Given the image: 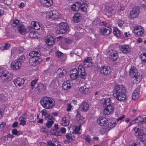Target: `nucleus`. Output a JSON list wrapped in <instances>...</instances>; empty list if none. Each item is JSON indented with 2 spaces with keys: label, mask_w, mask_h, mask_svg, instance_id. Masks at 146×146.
Listing matches in <instances>:
<instances>
[{
  "label": "nucleus",
  "mask_w": 146,
  "mask_h": 146,
  "mask_svg": "<svg viewBox=\"0 0 146 146\" xmlns=\"http://www.w3.org/2000/svg\"><path fill=\"white\" fill-rule=\"evenodd\" d=\"M25 119L23 118L22 116H20L19 118V120L20 121L19 123L20 125L24 126L26 123V122L24 120Z\"/></svg>",
  "instance_id": "nucleus-48"
},
{
  "label": "nucleus",
  "mask_w": 146,
  "mask_h": 146,
  "mask_svg": "<svg viewBox=\"0 0 146 146\" xmlns=\"http://www.w3.org/2000/svg\"><path fill=\"white\" fill-rule=\"evenodd\" d=\"M72 86V82L71 80H68L64 82L62 86V88L64 90L70 89Z\"/></svg>",
  "instance_id": "nucleus-23"
},
{
  "label": "nucleus",
  "mask_w": 146,
  "mask_h": 146,
  "mask_svg": "<svg viewBox=\"0 0 146 146\" xmlns=\"http://www.w3.org/2000/svg\"><path fill=\"white\" fill-rule=\"evenodd\" d=\"M45 42L48 46H52L54 44V40L52 36L48 35L46 38Z\"/></svg>",
  "instance_id": "nucleus-22"
},
{
  "label": "nucleus",
  "mask_w": 146,
  "mask_h": 146,
  "mask_svg": "<svg viewBox=\"0 0 146 146\" xmlns=\"http://www.w3.org/2000/svg\"><path fill=\"white\" fill-rule=\"evenodd\" d=\"M40 50H35L31 51L29 53V55L30 57L35 58H38L40 56Z\"/></svg>",
  "instance_id": "nucleus-26"
},
{
  "label": "nucleus",
  "mask_w": 146,
  "mask_h": 146,
  "mask_svg": "<svg viewBox=\"0 0 146 146\" xmlns=\"http://www.w3.org/2000/svg\"><path fill=\"white\" fill-rule=\"evenodd\" d=\"M21 65L20 62L15 60L11 62V68L13 70H17L20 68Z\"/></svg>",
  "instance_id": "nucleus-20"
},
{
  "label": "nucleus",
  "mask_w": 146,
  "mask_h": 146,
  "mask_svg": "<svg viewBox=\"0 0 146 146\" xmlns=\"http://www.w3.org/2000/svg\"><path fill=\"white\" fill-rule=\"evenodd\" d=\"M73 107L72 105L69 104H68L66 108V111H70L72 109H73Z\"/></svg>",
  "instance_id": "nucleus-54"
},
{
  "label": "nucleus",
  "mask_w": 146,
  "mask_h": 146,
  "mask_svg": "<svg viewBox=\"0 0 146 146\" xmlns=\"http://www.w3.org/2000/svg\"><path fill=\"white\" fill-rule=\"evenodd\" d=\"M108 54L110 56V59L112 61L116 60L118 57V53L116 51L113 50H110Z\"/></svg>",
  "instance_id": "nucleus-13"
},
{
  "label": "nucleus",
  "mask_w": 146,
  "mask_h": 146,
  "mask_svg": "<svg viewBox=\"0 0 146 146\" xmlns=\"http://www.w3.org/2000/svg\"><path fill=\"white\" fill-rule=\"evenodd\" d=\"M129 74L131 76L135 78L138 81L140 80L141 79L140 73L138 72L137 69L135 67H132L130 68Z\"/></svg>",
  "instance_id": "nucleus-4"
},
{
  "label": "nucleus",
  "mask_w": 146,
  "mask_h": 146,
  "mask_svg": "<svg viewBox=\"0 0 146 146\" xmlns=\"http://www.w3.org/2000/svg\"><path fill=\"white\" fill-rule=\"evenodd\" d=\"M39 1L45 7H50L53 4L52 0H39Z\"/></svg>",
  "instance_id": "nucleus-28"
},
{
  "label": "nucleus",
  "mask_w": 146,
  "mask_h": 146,
  "mask_svg": "<svg viewBox=\"0 0 146 146\" xmlns=\"http://www.w3.org/2000/svg\"><path fill=\"white\" fill-rule=\"evenodd\" d=\"M72 135L71 133H67L66 135V138L67 139H70L72 138Z\"/></svg>",
  "instance_id": "nucleus-56"
},
{
  "label": "nucleus",
  "mask_w": 146,
  "mask_h": 146,
  "mask_svg": "<svg viewBox=\"0 0 146 146\" xmlns=\"http://www.w3.org/2000/svg\"><path fill=\"white\" fill-rule=\"evenodd\" d=\"M46 17L48 18H51L53 20L58 19L59 17V14L56 11L47 12L46 14Z\"/></svg>",
  "instance_id": "nucleus-10"
},
{
  "label": "nucleus",
  "mask_w": 146,
  "mask_h": 146,
  "mask_svg": "<svg viewBox=\"0 0 146 146\" xmlns=\"http://www.w3.org/2000/svg\"><path fill=\"white\" fill-rule=\"evenodd\" d=\"M104 11L106 13V15H108V14H112L115 12V10L114 9V7L111 5H108L106 6Z\"/></svg>",
  "instance_id": "nucleus-17"
},
{
  "label": "nucleus",
  "mask_w": 146,
  "mask_h": 146,
  "mask_svg": "<svg viewBox=\"0 0 146 146\" xmlns=\"http://www.w3.org/2000/svg\"><path fill=\"white\" fill-rule=\"evenodd\" d=\"M66 73V70L63 68H60L57 70L56 74L57 77L60 78L63 77Z\"/></svg>",
  "instance_id": "nucleus-21"
},
{
  "label": "nucleus",
  "mask_w": 146,
  "mask_h": 146,
  "mask_svg": "<svg viewBox=\"0 0 146 146\" xmlns=\"http://www.w3.org/2000/svg\"><path fill=\"white\" fill-rule=\"evenodd\" d=\"M19 23V21L18 20H15L13 21L12 23V26L15 27L17 26Z\"/></svg>",
  "instance_id": "nucleus-50"
},
{
  "label": "nucleus",
  "mask_w": 146,
  "mask_h": 146,
  "mask_svg": "<svg viewBox=\"0 0 146 146\" xmlns=\"http://www.w3.org/2000/svg\"><path fill=\"white\" fill-rule=\"evenodd\" d=\"M89 105L86 102H82L79 106L80 110L83 111H86L89 108Z\"/></svg>",
  "instance_id": "nucleus-25"
},
{
  "label": "nucleus",
  "mask_w": 146,
  "mask_h": 146,
  "mask_svg": "<svg viewBox=\"0 0 146 146\" xmlns=\"http://www.w3.org/2000/svg\"><path fill=\"white\" fill-rule=\"evenodd\" d=\"M37 82V80H32L31 83V86L33 87L35 86V85L36 83Z\"/></svg>",
  "instance_id": "nucleus-60"
},
{
  "label": "nucleus",
  "mask_w": 146,
  "mask_h": 146,
  "mask_svg": "<svg viewBox=\"0 0 146 146\" xmlns=\"http://www.w3.org/2000/svg\"><path fill=\"white\" fill-rule=\"evenodd\" d=\"M118 26L122 29L124 28L125 25L123 21L120 20L118 21Z\"/></svg>",
  "instance_id": "nucleus-46"
},
{
  "label": "nucleus",
  "mask_w": 146,
  "mask_h": 146,
  "mask_svg": "<svg viewBox=\"0 0 146 146\" xmlns=\"http://www.w3.org/2000/svg\"><path fill=\"white\" fill-rule=\"evenodd\" d=\"M113 111L114 106L111 104L108 105L106 107L104 111V114L105 115H108L112 113Z\"/></svg>",
  "instance_id": "nucleus-15"
},
{
  "label": "nucleus",
  "mask_w": 146,
  "mask_h": 146,
  "mask_svg": "<svg viewBox=\"0 0 146 146\" xmlns=\"http://www.w3.org/2000/svg\"><path fill=\"white\" fill-rule=\"evenodd\" d=\"M12 77V75L11 72L5 71L4 73L1 76V79L2 82H7L11 80Z\"/></svg>",
  "instance_id": "nucleus-6"
},
{
  "label": "nucleus",
  "mask_w": 146,
  "mask_h": 146,
  "mask_svg": "<svg viewBox=\"0 0 146 146\" xmlns=\"http://www.w3.org/2000/svg\"><path fill=\"white\" fill-rule=\"evenodd\" d=\"M70 76V78L72 80L77 79L79 80V77L78 72L76 68H74L71 70Z\"/></svg>",
  "instance_id": "nucleus-14"
},
{
  "label": "nucleus",
  "mask_w": 146,
  "mask_h": 146,
  "mask_svg": "<svg viewBox=\"0 0 146 146\" xmlns=\"http://www.w3.org/2000/svg\"><path fill=\"white\" fill-rule=\"evenodd\" d=\"M1 139L2 141H7L8 139V137L7 135H5V136H3L1 137Z\"/></svg>",
  "instance_id": "nucleus-63"
},
{
  "label": "nucleus",
  "mask_w": 146,
  "mask_h": 146,
  "mask_svg": "<svg viewBox=\"0 0 146 146\" xmlns=\"http://www.w3.org/2000/svg\"><path fill=\"white\" fill-rule=\"evenodd\" d=\"M100 103L102 104L107 106L111 105V98H102L101 100Z\"/></svg>",
  "instance_id": "nucleus-29"
},
{
  "label": "nucleus",
  "mask_w": 146,
  "mask_h": 146,
  "mask_svg": "<svg viewBox=\"0 0 146 146\" xmlns=\"http://www.w3.org/2000/svg\"><path fill=\"white\" fill-rule=\"evenodd\" d=\"M68 28V26L66 23H61L58 26L56 32L59 34L64 33L67 31Z\"/></svg>",
  "instance_id": "nucleus-3"
},
{
  "label": "nucleus",
  "mask_w": 146,
  "mask_h": 146,
  "mask_svg": "<svg viewBox=\"0 0 146 146\" xmlns=\"http://www.w3.org/2000/svg\"><path fill=\"white\" fill-rule=\"evenodd\" d=\"M125 88L123 85H117L113 90V96L119 101H124L125 100Z\"/></svg>",
  "instance_id": "nucleus-1"
},
{
  "label": "nucleus",
  "mask_w": 146,
  "mask_h": 146,
  "mask_svg": "<svg viewBox=\"0 0 146 146\" xmlns=\"http://www.w3.org/2000/svg\"><path fill=\"white\" fill-rule=\"evenodd\" d=\"M139 123V121L137 120V117L135 119L132 121L129 124V126H131V125L135 124L136 123Z\"/></svg>",
  "instance_id": "nucleus-55"
},
{
  "label": "nucleus",
  "mask_w": 146,
  "mask_h": 146,
  "mask_svg": "<svg viewBox=\"0 0 146 146\" xmlns=\"http://www.w3.org/2000/svg\"><path fill=\"white\" fill-rule=\"evenodd\" d=\"M25 57L23 56H20L19 58L17 59L16 60L18 62H19L21 64L25 60Z\"/></svg>",
  "instance_id": "nucleus-53"
},
{
  "label": "nucleus",
  "mask_w": 146,
  "mask_h": 146,
  "mask_svg": "<svg viewBox=\"0 0 146 146\" xmlns=\"http://www.w3.org/2000/svg\"><path fill=\"white\" fill-rule=\"evenodd\" d=\"M133 130L135 132L134 135L140 138L143 139L146 136L145 131L143 129L135 127L133 128Z\"/></svg>",
  "instance_id": "nucleus-5"
},
{
  "label": "nucleus",
  "mask_w": 146,
  "mask_h": 146,
  "mask_svg": "<svg viewBox=\"0 0 146 146\" xmlns=\"http://www.w3.org/2000/svg\"><path fill=\"white\" fill-rule=\"evenodd\" d=\"M116 122L114 123H109L107 126L106 129L108 131H109L111 128H113L116 125Z\"/></svg>",
  "instance_id": "nucleus-41"
},
{
  "label": "nucleus",
  "mask_w": 146,
  "mask_h": 146,
  "mask_svg": "<svg viewBox=\"0 0 146 146\" xmlns=\"http://www.w3.org/2000/svg\"><path fill=\"white\" fill-rule=\"evenodd\" d=\"M80 9L81 11L84 12H86L88 8V5L85 3L82 4L80 6Z\"/></svg>",
  "instance_id": "nucleus-40"
},
{
  "label": "nucleus",
  "mask_w": 146,
  "mask_h": 146,
  "mask_svg": "<svg viewBox=\"0 0 146 146\" xmlns=\"http://www.w3.org/2000/svg\"><path fill=\"white\" fill-rule=\"evenodd\" d=\"M111 72V70L110 67L107 66H102L100 68V72L104 75H108L110 74Z\"/></svg>",
  "instance_id": "nucleus-19"
},
{
  "label": "nucleus",
  "mask_w": 146,
  "mask_h": 146,
  "mask_svg": "<svg viewBox=\"0 0 146 146\" xmlns=\"http://www.w3.org/2000/svg\"><path fill=\"white\" fill-rule=\"evenodd\" d=\"M16 50L18 53H23L24 50V48L22 46H19L17 48Z\"/></svg>",
  "instance_id": "nucleus-47"
},
{
  "label": "nucleus",
  "mask_w": 146,
  "mask_h": 146,
  "mask_svg": "<svg viewBox=\"0 0 146 146\" xmlns=\"http://www.w3.org/2000/svg\"><path fill=\"white\" fill-rule=\"evenodd\" d=\"M139 89L137 88L134 91L132 96V98L134 100H136L139 97Z\"/></svg>",
  "instance_id": "nucleus-33"
},
{
  "label": "nucleus",
  "mask_w": 146,
  "mask_h": 146,
  "mask_svg": "<svg viewBox=\"0 0 146 146\" xmlns=\"http://www.w3.org/2000/svg\"><path fill=\"white\" fill-rule=\"evenodd\" d=\"M84 64L86 68L91 66L92 65V58L89 57L86 59L84 62Z\"/></svg>",
  "instance_id": "nucleus-27"
},
{
  "label": "nucleus",
  "mask_w": 146,
  "mask_h": 146,
  "mask_svg": "<svg viewBox=\"0 0 146 146\" xmlns=\"http://www.w3.org/2000/svg\"><path fill=\"white\" fill-rule=\"evenodd\" d=\"M139 57L143 62H146V53H142L140 55Z\"/></svg>",
  "instance_id": "nucleus-43"
},
{
  "label": "nucleus",
  "mask_w": 146,
  "mask_h": 146,
  "mask_svg": "<svg viewBox=\"0 0 146 146\" xmlns=\"http://www.w3.org/2000/svg\"><path fill=\"white\" fill-rule=\"evenodd\" d=\"M82 121V122L80 121L79 124V126H74L73 127V133L75 134H80L82 132V130L81 129L82 125L84 124L85 122V119L84 118H79Z\"/></svg>",
  "instance_id": "nucleus-8"
},
{
  "label": "nucleus",
  "mask_w": 146,
  "mask_h": 146,
  "mask_svg": "<svg viewBox=\"0 0 146 146\" xmlns=\"http://www.w3.org/2000/svg\"><path fill=\"white\" fill-rule=\"evenodd\" d=\"M113 33L114 35L117 37H119L120 36L121 33L119 31L117 28L114 29Z\"/></svg>",
  "instance_id": "nucleus-42"
},
{
  "label": "nucleus",
  "mask_w": 146,
  "mask_h": 146,
  "mask_svg": "<svg viewBox=\"0 0 146 146\" xmlns=\"http://www.w3.org/2000/svg\"><path fill=\"white\" fill-rule=\"evenodd\" d=\"M80 6V3L78 2H76L72 6L71 9L73 11H78L79 10Z\"/></svg>",
  "instance_id": "nucleus-36"
},
{
  "label": "nucleus",
  "mask_w": 146,
  "mask_h": 146,
  "mask_svg": "<svg viewBox=\"0 0 146 146\" xmlns=\"http://www.w3.org/2000/svg\"><path fill=\"white\" fill-rule=\"evenodd\" d=\"M112 31V29L109 26H105L101 28L100 32L101 35H109Z\"/></svg>",
  "instance_id": "nucleus-11"
},
{
  "label": "nucleus",
  "mask_w": 146,
  "mask_h": 146,
  "mask_svg": "<svg viewBox=\"0 0 146 146\" xmlns=\"http://www.w3.org/2000/svg\"><path fill=\"white\" fill-rule=\"evenodd\" d=\"M40 104L43 108L47 109L51 108L55 105L53 99L47 96H45L41 99Z\"/></svg>",
  "instance_id": "nucleus-2"
},
{
  "label": "nucleus",
  "mask_w": 146,
  "mask_h": 146,
  "mask_svg": "<svg viewBox=\"0 0 146 146\" xmlns=\"http://www.w3.org/2000/svg\"><path fill=\"white\" fill-rule=\"evenodd\" d=\"M48 144L49 146H55V144L52 142L51 141H49L48 142Z\"/></svg>",
  "instance_id": "nucleus-64"
},
{
  "label": "nucleus",
  "mask_w": 146,
  "mask_h": 146,
  "mask_svg": "<svg viewBox=\"0 0 146 146\" xmlns=\"http://www.w3.org/2000/svg\"><path fill=\"white\" fill-rule=\"evenodd\" d=\"M45 119H51L52 118V117L50 114L47 113L45 116Z\"/></svg>",
  "instance_id": "nucleus-61"
},
{
  "label": "nucleus",
  "mask_w": 146,
  "mask_h": 146,
  "mask_svg": "<svg viewBox=\"0 0 146 146\" xmlns=\"http://www.w3.org/2000/svg\"><path fill=\"white\" fill-rule=\"evenodd\" d=\"M12 0H4V4L8 5H10L11 3Z\"/></svg>",
  "instance_id": "nucleus-59"
},
{
  "label": "nucleus",
  "mask_w": 146,
  "mask_h": 146,
  "mask_svg": "<svg viewBox=\"0 0 146 146\" xmlns=\"http://www.w3.org/2000/svg\"><path fill=\"white\" fill-rule=\"evenodd\" d=\"M29 64L31 66H35L38 65L42 62V59L40 58H35L30 57L29 60Z\"/></svg>",
  "instance_id": "nucleus-12"
},
{
  "label": "nucleus",
  "mask_w": 146,
  "mask_h": 146,
  "mask_svg": "<svg viewBox=\"0 0 146 146\" xmlns=\"http://www.w3.org/2000/svg\"><path fill=\"white\" fill-rule=\"evenodd\" d=\"M81 15L80 13H78L75 14L73 17V21L75 23H78L81 19Z\"/></svg>",
  "instance_id": "nucleus-34"
},
{
  "label": "nucleus",
  "mask_w": 146,
  "mask_h": 146,
  "mask_svg": "<svg viewBox=\"0 0 146 146\" xmlns=\"http://www.w3.org/2000/svg\"><path fill=\"white\" fill-rule=\"evenodd\" d=\"M134 33L137 37L141 36L144 32L143 27L140 25L134 26Z\"/></svg>",
  "instance_id": "nucleus-7"
},
{
  "label": "nucleus",
  "mask_w": 146,
  "mask_h": 146,
  "mask_svg": "<svg viewBox=\"0 0 146 146\" xmlns=\"http://www.w3.org/2000/svg\"><path fill=\"white\" fill-rule=\"evenodd\" d=\"M56 129H52L51 130V133L56 136H58L61 135V133L59 131H57Z\"/></svg>",
  "instance_id": "nucleus-44"
},
{
  "label": "nucleus",
  "mask_w": 146,
  "mask_h": 146,
  "mask_svg": "<svg viewBox=\"0 0 146 146\" xmlns=\"http://www.w3.org/2000/svg\"><path fill=\"white\" fill-rule=\"evenodd\" d=\"M80 74L79 76V77L80 78L82 79H85L86 76V73L85 72V71H81L80 72Z\"/></svg>",
  "instance_id": "nucleus-49"
},
{
  "label": "nucleus",
  "mask_w": 146,
  "mask_h": 146,
  "mask_svg": "<svg viewBox=\"0 0 146 146\" xmlns=\"http://www.w3.org/2000/svg\"><path fill=\"white\" fill-rule=\"evenodd\" d=\"M29 29L31 30L29 31V36L31 38H37V33L36 32L34 31L33 29L31 27L28 28Z\"/></svg>",
  "instance_id": "nucleus-31"
},
{
  "label": "nucleus",
  "mask_w": 146,
  "mask_h": 146,
  "mask_svg": "<svg viewBox=\"0 0 146 146\" xmlns=\"http://www.w3.org/2000/svg\"><path fill=\"white\" fill-rule=\"evenodd\" d=\"M46 87L45 85L42 84H39L35 89V92L36 94H38L40 92H42L46 90Z\"/></svg>",
  "instance_id": "nucleus-16"
},
{
  "label": "nucleus",
  "mask_w": 146,
  "mask_h": 146,
  "mask_svg": "<svg viewBox=\"0 0 146 146\" xmlns=\"http://www.w3.org/2000/svg\"><path fill=\"white\" fill-rule=\"evenodd\" d=\"M31 25L33 27L34 29L36 30H38L40 28L39 23L36 21H33L31 22Z\"/></svg>",
  "instance_id": "nucleus-39"
},
{
  "label": "nucleus",
  "mask_w": 146,
  "mask_h": 146,
  "mask_svg": "<svg viewBox=\"0 0 146 146\" xmlns=\"http://www.w3.org/2000/svg\"><path fill=\"white\" fill-rule=\"evenodd\" d=\"M94 23L95 24H100L101 25H106V23L105 21H102V22L100 23V19L98 18H97L94 20Z\"/></svg>",
  "instance_id": "nucleus-45"
},
{
  "label": "nucleus",
  "mask_w": 146,
  "mask_h": 146,
  "mask_svg": "<svg viewBox=\"0 0 146 146\" xmlns=\"http://www.w3.org/2000/svg\"><path fill=\"white\" fill-rule=\"evenodd\" d=\"M14 84L16 87L22 86L24 83L25 81L23 79L21 78H17L13 81Z\"/></svg>",
  "instance_id": "nucleus-18"
},
{
  "label": "nucleus",
  "mask_w": 146,
  "mask_h": 146,
  "mask_svg": "<svg viewBox=\"0 0 146 146\" xmlns=\"http://www.w3.org/2000/svg\"><path fill=\"white\" fill-rule=\"evenodd\" d=\"M98 124L101 126H103L108 122L107 119L103 117H99L97 119Z\"/></svg>",
  "instance_id": "nucleus-24"
},
{
  "label": "nucleus",
  "mask_w": 146,
  "mask_h": 146,
  "mask_svg": "<svg viewBox=\"0 0 146 146\" xmlns=\"http://www.w3.org/2000/svg\"><path fill=\"white\" fill-rule=\"evenodd\" d=\"M137 120L139 121V124L143 125L146 123V117L138 116L137 117Z\"/></svg>",
  "instance_id": "nucleus-38"
},
{
  "label": "nucleus",
  "mask_w": 146,
  "mask_h": 146,
  "mask_svg": "<svg viewBox=\"0 0 146 146\" xmlns=\"http://www.w3.org/2000/svg\"><path fill=\"white\" fill-rule=\"evenodd\" d=\"M140 12V8L137 7H134L130 12L129 17L131 19L137 17Z\"/></svg>",
  "instance_id": "nucleus-9"
},
{
  "label": "nucleus",
  "mask_w": 146,
  "mask_h": 146,
  "mask_svg": "<svg viewBox=\"0 0 146 146\" xmlns=\"http://www.w3.org/2000/svg\"><path fill=\"white\" fill-rule=\"evenodd\" d=\"M79 91L80 92L84 94H88L90 92L89 88L85 86L80 87L79 89Z\"/></svg>",
  "instance_id": "nucleus-32"
},
{
  "label": "nucleus",
  "mask_w": 146,
  "mask_h": 146,
  "mask_svg": "<svg viewBox=\"0 0 146 146\" xmlns=\"http://www.w3.org/2000/svg\"><path fill=\"white\" fill-rule=\"evenodd\" d=\"M78 72H80L81 71H84V69L82 65H80L78 67Z\"/></svg>",
  "instance_id": "nucleus-57"
},
{
  "label": "nucleus",
  "mask_w": 146,
  "mask_h": 146,
  "mask_svg": "<svg viewBox=\"0 0 146 146\" xmlns=\"http://www.w3.org/2000/svg\"><path fill=\"white\" fill-rule=\"evenodd\" d=\"M85 139L86 142L89 143H90L91 141L90 136L88 135L86 136Z\"/></svg>",
  "instance_id": "nucleus-58"
},
{
  "label": "nucleus",
  "mask_w": 146,
  "mask_h": 146,
  "mask_svg": "<svg viewBox=\"0 0 146 146\" xmlns=\"http://www.w3.org/2000/svg\"><path fill=\"white\" fill-rule=\"evenodd\" d=\"M124 35L125 37H129L131 36V35L129 32H125L124 33Z\"/></svg>",
  "instance_id": "nucleus-62"
},
{
  "label": "nucleus",
  "mask_w": 146,
  "mask_h": 146,
  "mask_svg": "<svg viewBox=\"0 0 146 146\" xmlns=\"http://www.w3.org/2000/svg\"><path fill=\"white\" fill-rule=\"evenodd\" d=\"M54 123V121L52 120H50L48 121L46 123V125L48 128H50L51 127Z\"/></svg>",
  "instance_id": "nucleus-51"
},
{
  "label": "nucleus",
  "mask_w": 146,
  "mask_h": 146,
  "mask_svg": "<svg viewBox=\"0 0 146 146\" xmlns=\"http://www.w3.org/2000/svg\"><path fill=\"white\" fill-rule=\"evenodd\" d=\"M119 48L121 51L125 53L129 52L131 50L129 46H119Z\"/></svg>",
  "instance_id": "nucleus-35"
},
{
  "label": "nucleus",
  "mask_w": 146,
  "mask_h": 146,
  "mask_svg": "<svg viewBox=\"0 0 146 146\" xmlns=\"http://www.w3.org/2000/svg\"><path fill=\"white\" fill-rule=\"evenodd\" d=\"M69 123L70 121L68 118L66 117L61 118L60 123L63 126H66L69 125Z\"/></svg>",
  "instance_id": "nucleus-30"
},
{
  "label": "nucleus",
  "mask_w": 146,
  "mask_h": 146,
  "mask_svg": "<svg viewBox=\"0 0 146 146\" xmlns=\"http://www.w3.org/2000/svg\"><path fill=\"white\" fill-rule=\"evenodd\" d=\"M56 55L58 56L59 58H61L63 56V54L61 52L58 51L56 53Z\"/></svg>",
  "instance_id": "nucleus-52"
},
{
  "label": "nucleus",
  "mask_w": 146,
  "mask_h": 146,
  "mask_svg": "<svg viewBox=\"0 0 146 146\" xmlns=\"http://www.w3.org/2000/svg\"><path fill=\"white\" fill-rule=\"evenodd\" d=\"M19 32L22 34H24L26 32V29L25 27L23 25H19L18 27Z\"/></svg>",
  "instance_id": "nucleus-37"
}]
</instances>
